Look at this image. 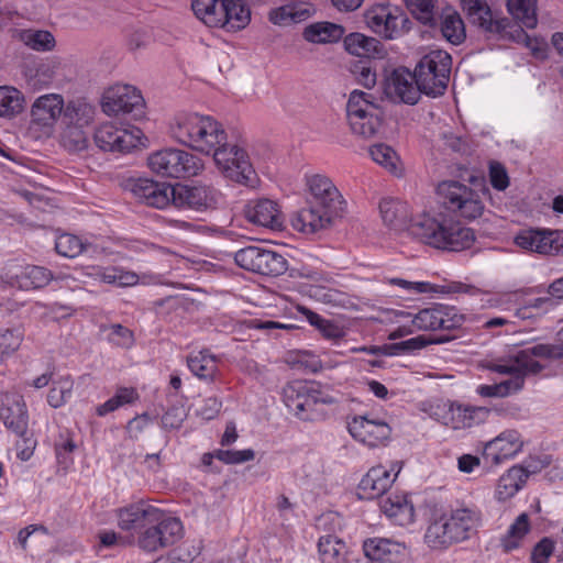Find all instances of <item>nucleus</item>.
I'll use <instances>...</instances> for the list:
<instances>
[{"instance_id": "nucleus-39", "label": "nucleus", "mask_w": 563, "mask_h": 563, "mask_svg": "<svg viewBox=\"0 0 563 563\" xmlns=\"http://www.w3.org/2000/svg\"><path fill=\"white\" fill-rule=\"evenodd\" d=\"M526 482L527 474L521 465L510 467L498 479L495 492L496 498L500 501H505L514 497L523 487Z\"/></svg>"}, {"instance_id": "nucleus-8", "label": "nucleus", "mask_w": 563, "mask_h": 563, "mask_svg": "<svg viewBox=\"0 0 563 563\" xmlns=\"http://www.w3.org/2000/svg\"><path fill=\"white\" fill-rule=\"evenodd\" d=\"M346 115L352 133L369 139L382 125L383 110L374 95L353 90L346 103Z\"/></svg>"}, {"instance_id": "nucleus-46", "label": "nucleus", "mask_w": 563, "mask_h": 563, "mask_svg": "<svg viewBox=\"0 0 563 563\" xmlns=\"http://www.w3.org/2000/svg\"><path fill=\"white\" fill-rule=\"evenodd\" d=\"M507 9L522 26L527 29H534L537 26V0H507Z\"/></svg>"}, {"instance_id": "nucleus-15", "label": "nucleus", "mask_w": 563, "mask_h": 563, "mask_svg": "<svg viewBox=\"0 0 563 563\" xmlns=\"http://www.w3.org/2000/svg\"><path fill=\"white\" fill-rule=\"evenodd\" d=\"M234 261L241 268L266 276H279L287 269V261L282 254L255 245L235 252Z\"/></svg>"}, {"instance_id": "nucleus-62", "label": "nucleus", "mask_w": 563, "mask_h": 563, "mask_svg": "<svg viewBox=\"0 0 563 563\" xmlns=\"http://www.w3.org/2000/svg\"><path fill=\"white\" fill-rule=\"evenodd\" d=\"M187 415L183 407H172L162 417V424L165 429H179Z\"/></svg>"}, {"instance_id": "nucleus-19", "label": "nucleus", "mask_w": 563, "mask_h": 563, "mask_svg": "<svg viewBox=\"0 0 563 563\" xmlns=\"http://www.w3.org/2000/svg\"><path fill=\"white\" fill-rule=\"evenodd\" d=\"M351 437L368 448L384 446L391 437L390 426L372 415L355 416L347 422Z\"/></svg>"}, {"instance_id": "nucleus-22", "label": "nucleus", "mask_w": 563, "mask_h": 563, "mask_svg": "<svg viewBox=\"0 0 563 563\" xmlns=\"http://www.w3.org/2000/svg\"><path fill=\"white\" fill-rule=\"evenodd\" d=\"M221 194L206 185L174 187L173 205L196 211L216 209Z\"/></svg>"}, {"instance_id": "nucleus-21", "label": "nucleus", "mask_w": 563, "mask_h": 563, "mask_svg": "<svg viewBox=\"0 0 563 563\" xmlns=\"http://www.w3.org/2000/svg\"><path fill=\"white\" fill-rule=\"evenodd\" d=\"M124 188L140 202L153 208L163 209L173 203L174 187L166 183L148 178H129Z\"/></svg>"}, {"instance_id": "nucleus-11", "label": "nucleus", "mask_w": 563, "mask_h": 563, "mask_svg": "<svg viewBox=\"0 0 563 563\" xmlns=\"http://www.w3.org/2000/svg\"><path fill=\"white\" fill-rule=\"evenodd\" d=\"M150 169L167 178H186L199 174L203 164L196 155L179 148H165L147 158Z\"/></svg>"}, {"instance_id": "nucleus-55", "label": "nucleus", "mask_w": 563, "mask_h": 563, "mask_svg": "<svg viewBox=\"0 0 563 563\" xmlns=\"http://www.w3.org/2000/svg\"><path fill=\"white\" fill-rule=\"evenodd\" d=\"M449 339L448 338H441L434 341L427 340L423 335H418L398 343H394L390 345L385 346V349L388 351V354H399V353H408V352H415L418 350H421L426 347L430 343H444Z\"/></svg>"}, {"instance_id": "nucleus-58", "label": "nucleus", "mask_w": 563, "mask_h": 563, "mask_svg": "<svg viewBox=\"0 0 563 563\" xmlns=\"http://www.w3.org/2000/svg\"><path fill=\"white\" fill-rule=\"evenodd\" d=\"M488 412L489 410L485 407L459 406L456 408V415L463 428L478 424L487 417Z\"/></svg>"}, {"instance_id": "nucleus-27", "label": "nucleus", "mask_w": 563, "mask_h": 563, "mask_svg": "<svg viewBox=\"0 0 563 563\" xmlns=\"http://www.w3.org/2000/svg\"><path fill=\"white\" fill-rule=\"evenodd\" d=\"M310 197L308 203L319 206L330 213L340 216L343 211L344 200L333 185V183L323 175H313L309 178Z\"/></svg>"}, {"instance_id": "nucleus-57", "label": "nucleus", "mask_w": 563, "mask_h": 563, "mask_svg": "<svg viewBox=\"0 0 563 563\" xmlns=\"http://www.w3.org/2000/svg\"><path fill=\"white\" fill-rule=\"evenodd\" d=\"M14 435L16 438L14 442L16 456L21 461H27L33 455L37 444L33 431L31 429H27L25 430V432H18L14 433Z\"/></svg>"}, {"instance_id": "nucleus-33", "label": "nucleus", "mask_w": 563, "mask_h": 563, "mask_svg": "<svg viewBox=\"0 0 563 563\" xmlns=\"http://www.w3.org/2000/svg\"><path fill=\"white\" fill-rule=\"evenodd\" d=\"M345 49L355 56L383 58L385 49L380 41L362 33H351L344 38Z\"/></svg>"}, {"instance_id": "nucleus-48", "label": "nucleus", "mask_w": 563, "mask_h": 563, "mask_svg": "<svg viewBox=\"0 0 563 563\" xmlns=\"http://www.w3.org/2000/svg\"><path fill=\"white\" fill-rule=\"evenodd\" d=\"M85 126L65 124L60 132L59 143L69 153H79L87 148L88 137L84 131Z\"/></svg>"}, {"instance_id": "nucleus-40", "label": "nucleus", "mask_w": 563, "mask_h": 563, "mask_svg": "<svg viewBox=\"0 0 563 563\" xmlns=\"http://www.w3.org/2000/svg\"><path fill=\"white\" fill-rule=\"evenodd\" d=\"M318 552L322 563H343L351 553L345 542L334 534H324L319 538Z\"/></svg>"}, {"instance_id": "nucleus-1", "label": "nucleus", "mask_w": 563, "mask_h": 563, "mask_svg": "<svg viewBox=\"0 0 563 563\" xmlns=\"http://www.w3.org/2000/svg\"><path fill=\"white\" fill-rule=\"evenodd\" d=\"M562 357V344L539 343L485 360L482 362L483 368L509 378L498 384L479 385L476 391L487 398H505L517 394L523 389L528 376L537 375L545 368L540 360L553 361Z\"/></svg>"}, {"instance_id": "nucleus-64", "label": "nucleus", "mask_w": 563, "mask_h": 563, "mask_svg": "<svg viewBox=\"0 0 563 563\" xmlns=\"http://www.w3.org/2000/svg\"><path fill=\"white\" fill-rule=\"evenodd\" d=\"M222 407V401L217 397H209L203 400L202 406L198 410V415L206 419L211 420L218 416Z\"/></svg>"}, {"instance_id": "nucleus-20", "label": "nucleus", "mask_w": 563, "mask_h": 563, "mask_svg": "<svg viewBox=\"0 0 563 563\" xmlns=\"http://www.w3.org/2000/svg\"><path fill=\"white\" fill-rule=\"evenodd\" d=\"M402 468V462L394 461L387 467L377 465L372 467L361 479L357 495L361 499H375L383 496L396 481Z\"/></svg>"}, {"instance_id": "nucleus-3", "label": "nucleus", "mask_w": 563, "mask_h": 563, "mask_svg": "<svg viewBox=\"0 0 563 563\" xmlns=\"http://www.w3.org/2000/svg\"><path fill=\"white\" fill-rule=\"evenodd\" d=\"M463 11L470 21L479 27L488 37L525 44L537 58H544L547 44L530 37L521 25L505 16L494 13L486 0H460Z\"/></svg>"}, {"instance_id": "nucleus-14", "label": "nucleus", "mask_w": 563, "mask_h": 563, "mask_svg": "<svg viewBox=\"0 0 563 563\" xmlns=\"http://www.w3.org/2000/svg\"><path fill=\"white\" fill-rule=\"evenodd\" d=\"M367 27L386 40L400 37L409 31L410 21L398 7L390 4H374L364 12Z\"/></svg>"}, {"instance_id": "nucleus-50", "label": "nucleus", "mask_w": 563, "mask_h": 563, "mask_svg": "<svg viewBox=\"0 0 563 563\" xmlns=\"http://www.w3.org/2000/svg\"><path fill=\"white\" fill-rule=\"evenodd\" d=\"M529 530V517L523 512L517 517L515 522L509 527L506 536L501 539V545L504 547L505 551L517 549Z\"/></svg>"}, {"instance_id": "nucleus-5", "label": "nucleus", "mask_w": 563, "mask_h": 563, "mask_svg": "<svg viewBox=\"0 0 563 563\" xmlns=\"http://www.w3.org/2000/svg\"><path fill=\"white\" fill-rule=\"evenodd\" d=\"M170 132L178 143L206 155H213L228 139L219 121L197 112L177 114L170 125Z\"/></svg>"}, {"instance_id": "nucleus-35", "label": "nucleus", "mask_w": 563, "mask_h": 563, "mask_svg": "<svg viewBox=\"0 0 563 563\" xmlns=\"http://www.w3.org/2000/svg\"><path fill=\"white\" fill-rule=\"evenodd\" d=\"M382 511L396 525L408 526L415 521L413 505L405 496H389L380 501Z\"/></svg>"}, {"instance_id": "nucleus-63", "label": "nucleus", "mask_w": 563, "mask_h": 563, "mask_svg": "<svg viewBox=\"0 0 563 563\" xmlns=\"http://www.w3.org/2000/svg\"><path fill=\"white\" fill-rule=\"evenodd\" d=\"M108 338L118 346H129L133 342L132 332L121 324H112Z\"/></svg>"}, {"instance_id": "nucleus-37", "label": "nucleus", "mask_w": 563, "mask_h": 563, "mask_svg": "<svg viewBox=\"0 0 563 563\" xmlns=\"http://www.w3.org/2000/svg\"><path fill=\"white\" fill-rule=\"evenodd\" d=\"M222 27L236 32L251 21V11L243 0H223Z\"/></svg>"}, {"instance_id": "nucleus-54", "label": "nucleus", "mask_w": 563, "mask_h": 563, "mask_svg": "<svg viewBox=\"0 0 563 563\" xmlns=\"http://www.w3.org/2000/svg\"><path fill=\"white\" fill-rule=\"evenodd\" d=\"M23 332L19 329H7L0 332V365L21 345Z\"/></svg>"}, {"instance_id": "nucleus-53", "label": "nucleus", "mask_w": 563, "mask_h": 563, "mask_svg": "<svg viewBox=\"0 0 563 563\" xmlns=\"http://www.w3.org/2000/svg\"><path fill=\"white\" fill-rule=\"evenodd\" d=\"M86 249V244L76 235L63 233L56 238L55 250L65 257L74 258L80 255Z\"/></svg>"}, {"instance_id": "nucleus-45", "label": "nucleus", "mask_w": 563, "mask_h": 563, "mask_svg": "<svg viewBox=\"0 0 563 563\" xmlns=\"http://www.w3.org/2000/svg\"><path fill=\"white\" fill-rule=\"evenodd\" d=\"M440 31L453 45L461 44L466 37L464 22L456 11H448L441 15Z\"/></svg>"}, {"instance_id": "nucleus-52", "label": "nucleus", "mask_w": 563, "mask_h": 563, "mask_svg": "<svg viewBox=\"0 0 563 563\" xmlns=\"http://www.w3.org/2000/svg\"><path fill=\"white\" fill-rule=\"evenodd\" d=\"M21 41L27 47L38 52L52 51L55 47L53 34L43 30H25L21 33Z\"/></svg>"}, {"instance_id": "nucleus-4", "label": "nucleus", "mask_w": 563, "mask_h": 563, "mask_svg": "<svg viewBox=\"0 0 563 563\" xmlns=\"http://www.w3.org/2000/svg\"><path fill=\"white\" fill-rule=\"evenodd\" d=\"M409 233L434 249L461 252L475 242L473 229L464 227L454 218L439 213L424 214L409 224Z\"/></svg>"}, {"instance_id": "nucleus-29", "label": "nucleus", "mask_w": 563, "mask_h": 563, "mask_svg": "<svg viewBox=\"0 0 563 563\" xmlns=\"http://www.w3.org/2000/svg\"><path fill=\"white\" fill-rule=\"evenodd\" d=\"M335 217L322 207L308 203L292 217L291 225L299 232L311 234L328 228Z\"/></svg>"}, {"instance_id": "nucleus-23", "label": "nucleus", "mask_w": 563, "mask_h": 563, "mask_svg": "<svg viewBox=\"0 0 563 563\" xmlns=\"http://www.w3.org/2000/svg\"><path fill=\"white\" fill-rule=\"evenodd\" d=\"M243 216L250 223L272 230H282L285 224L278 202L269 198L249 200L244 205Z\"/></svg>"}, {"instance_id": "nucleus-17", "label": "nucleus", "mask_w": 563, "mask_h": 563, "mask_svg": "<svg viewBox=\"0 0 563 563\" xmlns=\"http://www.w3.org/2000/svg\"><path fill=\"white\" fill-rule=\"evenodd\" d=\"M102 110L108 115L131 114L132 118L143 117L144 98L139 89L131 85H114L102 97Z\"/></svg>"}, {"instance_id": "nucleus-43", "label": "nucleus", "mask_w": 563, "mask_h": 563, "mask_svg": "<svg viewBox=\"0 0 563 563\" xmlns=\"http://www.w3.org/2000/svg\"><path fill=\"white\" fill-rule=\"evenodd\" d=\"M195 15L210 27H222L223 0H192Z\"/></svg>"}, {"instance_id": "nucleus-13", "label": "nucleus", "mask_w": 563, "mask_h": 563, "mask_svg": "<svg viewBox=\"0 0 563 563\" xmlns=\"http://www.w3.org/2000/svg\"><path fill=\"white\" fill-rule=\"evenodd\" d=\"M183 534V525L179 519L165 514L159 509V515L154 516L137 536V545L146 552H156L175 544Z\"/></svg>"}, {"instance_id": "nucleus-12", "label": "nucleus", "mask_w": 563, "mask_h": 563, "mask_svg": "<svg viewBox=\"0 0 563 563\" xmlns=\"http://www.w3.org/2000/svg\"><path fill=\"white\" fill-rule=\"evenodd\" d=\"M64 111L65 99L60 93H44L35 98L30 109L31 136L35 140L49 139Z\"/></svg>"}, {"instance_id": "nucleus-38", "label": "nucleus", "mask_w": 563, "mask_h": 563, "mask_svg": "<svg viewBox=\"0 0 563 563\" xmlns=\"http://www.w3.org/2000/svg\"><path fill=\"white\" fill-rule=\"evenodd\" d=\"M96 108L85 98H76L65 102L63 112L64 124L87 126L95 118Z\"/></svg>"}, {"instance_id": "nucleus-7", "label": "nucleus", "mask_w": 563, "mask_h": 563, "mask_svg": "<svg viewBox=\"0 0 563 563\" xmlns=\"http://www.w3.org/2000/svg\"><path fill=\"white\" fill-rule=\"evenodd\" d=\"M437 191L449 211L467 221L483 216L484 199L489 196V188L485 184L479 189H475L456 180L440 183Z\"/></svg>"}, {"instance_id": "nucleus-49", "label": "nucleus", "mask_w": 563, "mask_h": 563, "mask_svg": "<svg viewBox=\"0 0 563 563\" xmlns=\"http://www.w3.org/2000/svg\"><path fill=\"white\" fill-rule=\"evenodd\" d=\"M74 380L69 375L60 376L52 380V387L47 394V402L53 408L63 407L71 397Z\"/></svg>"}, {"instance_id": "nucleus-36", "label": "nucleus", "mask_w": 563, "mask_h": 563, "mask_svg": "<svg viewBox=\"0 0 563 563\" xmlns=\"http://www.w3.org/2000/svg\"><path fill=\"white\" fill-rule=\"evenodd\" d=\"M54 278L52 272L43 266L27 265L19 274L10 277V284L20 289H38Z\"/></svg>"}, {"instance_id": "nucleus-61", "label": "nucleus", "mask_w": 563, "mask_h": 563, "mask_svg": "<svg viewBox=\"0 0 563 563\" xmlns=\"http://www.w3.org/2000/svg\"><path fill=\"white\" fill-rule=\"evenodd\" d=\"M489 180L492 186L503 191L509 186V177L506 168L498 162H492L489 164Z\"/></svg>"}, {"instance_id": "nucleus-26", "label": "nucleus", "mask_w": 563, "mask_h": 563, "mask_svg": "<svg viewBox=\"0 0 563 563\" xmlns=\"http://www.w3.org/2000/svg\"><path fill=\"white\" fill-rule=\"evenodd\" d=\"M384 92L394 102L416 104L422 91L416 82L415 73L407 68H397L386 79Z\"/></svg>"}, {"instance_id": "nucleus-25", "label": "nucleus", "mask_w": 563, "mask_h": 563, "mask_svg": "<svg viewBox=\"0 0 563 563\" xmlns=\"http://www.w3.org/2000/svg\"><path fill=\"white\" fill-rule=\"evenodd\" d=\"M159 515V508L147 500L130 503L115 510L117 525L122 531H143Z\"/></svg>"}, {"instance_id": "nucleus-28", "label": "nucleus", "mask_w": 563, "mask_h": 563, "mask_svg": "<svg viewBox=\"0 0 563 563\" xmlns=\"http://www.w3.org/2000/svg\"><path fill=\"white\" fill-rule=\"evenodd\" d=\"M523 446V440L516 430H506L486 443L484 457L494 465L515 457Z\"/></svg>"}, {"instance_id": "nucleus-10", "label": "nucleus", "mask_w": 563, "mask_h": 563, "mask_svg": "<svg viewBox=\"0 0 563 563\" xmlns=\"http://www.w3.org/2000/svg\"><path fill=\"white\" fill-rule=\"evenodd\" d=\"M218 169L228 179L245 187L256 188L260 178L243 145L229 142L222 144L212 155Z\"/></svg>"}, {"instance_id": "nucleus-34", "label": "nucleus", "mask_w": 563, "mask_h": 563, "mask_svg": "<svg viewBox=\"0 0 563 563\" xmlns=\"http://www.w3.org/2000/svg\"><path fill=\"white\" fill-rule=\"evenodd\" d=\"M379 211L384 223L389 228L394 230L409 228L410 211L406 202L385 198L379 203Z\"/></svg>"}, {"instance_id": "nucleus-2", "label": "nucleus", "mask_w": 563, "mask_h": 563, "mask_svg": "<svg viewBox=\"0 0 563 563\" xmlns=\"http://www.w3.org/2000/svg\"><path fill=\"white\" fill-rule=\"evenodd\" d=\"M483 522L481 509L467 503H457L443 510L430 508L424 542L432 550H445L453 544L471 540Z\"/></svg>"}, {"instance_id": "nucleus-16", "label": "nucleus", "mask_w": 563, "mask_h": 563, "mask_svg": "<svg viewBox=\"0 0 563 563\" xmlns=\"http://www.w3.org/2000/svg\"><path fill=\"white\" fill-rule=\"evenodd\" d=\"M146 141L142 130L136 126L123 129L112 123H103L95 132L96 145L106 152L129 153L145 146Z\"/></svg>"}, {"instance_id": "nucleus-30", "label": "nucleus", "mask_w": 563, "mask_h": 563, "mask_svg": "<svg viewBox=\"0 0 563 563\" xmlns=\"http://www.w3.org/2000/svg\"><path fill=\"white\" fill-rule=\"evenodd\" d=\"M316 13L311 3L291 1L268 11V21L277 26H289L307 21Z\"/></svg>"}, {"instance_id": "nucleus-32", "label": "nucleus", "mask_w": 563, "mask_h": 563, "mask_svg": "<svg viewBox=\"0 0 563 563\" xmlns=\"http://www.w3.org/2000/svg\"><path fill=\"white\" fill-rule=\"evenodd\" d=\"M59 63L52 58L40 59L25 67L26 84L34 90L48 87L54 80Z\"/></svg>"}, {"instance_id": "nucleus-47", "label": "nucleus", "mask_w": 563, "mask_h": 563, "mask_svg": "<svg viewBox=\"0 0 563 563\" xmlns=\"http://www.w3.org/2000/svg\"><path fill=\"white\" fill-rule=\"evenodd\" d=\"M24 102V96L19 89L11 86L0 87V117H15L22 112Z\"/></svg>"}, {"instance_id": "nucleus-6", "label": "nucleus", "mask_w": 563, "mask_h": 563, "mask_svg": "<svg viewBox=\"0 0 563 563\" xmlns=\"http://www.w3.org/2000/svg\"><path fill=\"white\" fill-rule=\"evenodd\" d=\"M285 406L303 421L323 420L328 416L324 406L338 402L328 390L314 382L294 380L283 388Z\"/></svg>"}, {"instance_id": "nucleus-18", "label": "nucleus", "mask_w": 563, "mask_h": 563, "mask_svg": "<svg viewBox=\"0 0 563 563\" xmlns=\"http://www.w3.org/2000/svg\"><path fill=\"white\" fill-rule=\"evenodd\" d=\"M465 322V316L454 306L435 303L421 309L411 320L419 331L454 330Z\"/></svg>"}, {"instance_id": "nucleus-41", "label": "nucleus", "mask_w": 563, "mask_h": 563, "mask_svg": "<svg viewBox=\"0 0 563 563\" xmlns=\"http://www.w3.org/2000/svg\"><path fill=\"white\" fill-rule=\"evenodd\" d=\"M187 365L199 379L213 380L218 372L217 357L208 350L190 353L187 356Z\"/></svg>"}, {"instance_id": "nucleus-31", "label": "nucleus", "mask_w": 563, "mask_h": 563, "mask_svg": "<svg viewBox=\"0 0 563 563\" xmlns=\"http://www.w3.org/2000/svg\"><path fill=\"white\" fill-rule=\"evenodd\" d=\"M363 551L368 560L391 562L405 555L407 547L402 542L385 538H371L364 541Z\"/></svg>"}, {"instance_id": "nucleus-9", "label": "nucleus", "mask_w": 563, "mask_h": 563, "mask_svg": "<svg viewBox=\"0 0 563 563\" xmlns=\"http://www.w3.org/2000/svg\"><path fill=\"white\" fill-rule=\"evenodd\" d=\"M452 57L444 51H431L426 54L415 68L416 82L428 97L444 95L450 80Z\"/></svg>"}, {"instance_id": "nucleus-60", "label": "nucleus", "mask_w": 563, "mask_h": 563, "mask_svg": "<svg viewBox=\"0 0 563 563\" xmlns=\"http://www.w3.org/2000/svg\"><path fill=\"white\" fill-rule=\"evenodd\" d=\"M554 549L555 543L552 539L547 537L541 539L532 549L531 563H548Z\"/></svg>"}, {"instance_id": "nucleus-59", "label": "nucleus", "mask_w": 563, "mask_h": 563, "mask_svg": "<svg viewBox=\"0 0 563 563\" xmlns=\"http://www.w3.org/2000/svg\"><path fill=\"white\" fill-rule=\"evenodd\" d=\"M254 456L255 453L252 449L216 451V459L225 464H241L247 461H252Z\"/></svg>"}, {"instance_id": "nucleus-42", "label": "nucleus", "mask_w": 563, "mask_h": 563, "mask_svg": "<svg viewBox=\"0 0 563 563\" xmlns=\"http://www.w3.org/2000/svg\"><path fill=\"white\" fill-rule=\"evenodd\" d=\"M3 422L13 434L30 429L26 405L21 396L12 398L5 408Z\"/></svg>"}, {"instance_id": "nucleus-24", "label": "nucleus", "mask_w": 563, "mask_h": 563, "mask_svg": "<svg viewBox=\"0 0 563 563\" xmlns=\"http://www.w3.org/2000/svg\"><path fill=\"white\" fill-rule=\"evenodd\" d=\"M515 242L519 247L539 254L563 255V231L526 230L516 236Z\"/></svg>"}, {"instance_id": "nucleus-51", "label": "nucleus", "mask_w": 563, "mask_h": 563, "mask_svg": "<svg viewBox=\"0 0 563 563\" xmlns=\"http://www.w3.org/2000/svg\"><path fill=\"white\" fill-rule=\"evenodd\" d=\"M369 154L373 161L388 172L400 175L401 169L398 167L399 157L396 152L386 144H374L369 147Z\"/></svg>"}, {"instance_id": "nucleus-56", "label": "nucleus", "mask_w": 563, "mask_h": 563, "mask_svg": "<svg viewBox=\"0 0 563 563\" xmlns=\"http://www.w3.org/2000/svg\"><path fill=\"white\" fill-rule=\"evenodd\" d=\"M412 15L426 25L434 24L435 0H405Z\"/></svg>"}, {"instance_id": "nucleus-44", "label": "nucleus", "mask_w": 563, "mask_h": 563, "mask_svg": "<svg viewBox=\"0 0 563 563\" xmlns=\"http://www.w3.org/2000/svg\"><path fill=\"white\" fill-rule=\"evenodd\" d=\"M343 27L330 22H318L305 27L302 36L310 43H329L340 40Z\"/></svg>"}]
</instances>
